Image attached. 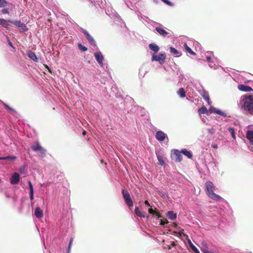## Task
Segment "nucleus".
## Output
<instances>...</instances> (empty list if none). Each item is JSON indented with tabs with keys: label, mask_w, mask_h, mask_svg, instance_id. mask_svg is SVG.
I'll return each mask as SVG.
<instances>
[{
	"label": "nucleus",
	"mask_w": 253,
	"mask_h": 253,
	"mask_svg": "<svg viewBox=\"0 0 253 253\" xmlns=\"http://www.w3.org/2000/svg\"><path fill=\"white\" fill-rule=\"evenodd\" d=\"M205 186L206 188V193L209 197L216 201L221 199V197L213 192V191L215 189V187L212 182L209 181H207L205 183Z\"/></svg>",
	"instance_id": "obj_1"
},
{
	"label": "nucleus",
	"mask_w": 253,
	"mask_h": 253,
	"mask_svg": "<svg viewBox=\"0 0 253 253\" xmlns=\"http://www.w3.org/2000/svg\"><path fill=\"white\" fill-rule=\"evenodd\" d=\"M244 110L249 113L253 114V96H246L244 99V104L243 106Z\"/></svg>",
	"instance_id": "obj_2"
},
{
	"label": "nucleus",
	"mask_w": 253,
	"mask_h": 253,
	"mask_svg": "<svg viewBox=\"0 0 253 253\" xmlns=\"http://www.w3.org/2000/svg\"><path fill=\"white\" fill-rule=\"evenodd\" d=\"M31 149L35 152H39V156L43 158L46 155V150L44 149L39 142L31 146Z\"/></svg>",
	"instance_id": "obj_3"
},
{
	"label": "nucleus",
	"mask_w": 253,
	"mask_h": 253,
	"mask_svg": "<svg viewBox=\"0 0 253 253\" xmlns=\"http://www.w3.org/2000/svg\"><path fill=\"white\" fill-rule=\"evenodd\" d=\"M122 193L126 204L128 207L133 206V202L127 190L124 187L122 190Z\"/></svg>",
	"instance_id": "obj_4"
},
{
	"label": "nucleus",
	"mask_w": 253,
	"mask_h": 253,
	"mask_svg": "<svg viewBox=\"0 0 253 253\" xmlns=\"http://www.w3.org/2000/svg\"><path fill=\"white\" fill-rule=\"evenodd\" d=\"M181 152L178 150H173L171 154L172 159L176 162H180L182 160Z\"/></svg>",
	"instance_id": "obj_5"
},
{
	"label": "nucleus",
	"mask_w": 253,
	"mask_h": 253,
	"mask_svg": "<svg viewBox=\"0 0 253 253\" xmlns=\"http://www.w3.org/2000/svg\"><path fill=\"white\" fill-rule=\"evenodd\" d=\"M83 32L85 35L86 38L89 42V43L93 46H96V43L93 37L90 35L88 32L85 30H83Z\"/></svg>",
	"instance_id": "obj_6"
},
{
	"label": "nucleus",
	"mask_w": 253,
	"mask_h": 253,
	"mask_svg": "<svg viewBox=\"0 0 253 253\" xmlns=\"http://www.w3.org/2000/svg\"><path fill=\"white\" fill-rule=\"evenodd\" d=\"M238 88L239 90L246 92H249L253 91V88L251 86L242 84H239L238 86Z\"/></svg>",
	"instance_id": "obj_7"
},
{
	"label": "nucleus",
	"mask_w": 253,
	"mask_h": 253,
	"mask_svg": "<svg viewBox=\"0 0 253 253\" xmlns=\"http://www.w3.org/2000/svg\"><path fill=\"white\" fill-rule=\"evenodd\" d=\"M94 57L100 65H103V60L104 59L103 56L100 52H96L94 53Z\"/></svg>",
	"instance_id": "obj_8"
},
{
	"label": "nucleus",
	"mask_w": 253,
	"mask_h": 253,
	"mask_svg": "<svg viewBox=\"0 0 253 253\" xmlns=\"http://www.w3.org/2000/svg\"><path fill=\"white\" fill-rule=\"evenodd\" d=\"M164 141V143L166 145H167L169 142V138L166 133L159 130V141Z\"/></svg>",
	"instance_id": "obj_9"
},
{
	"label": "nucleus",
	"mask_w": 253,
	"mask_h": 253,
	"mask_svg": "<svg viewBox=\"0 0 253 253\" xmlns=\"http://www.w3.org/2000/svg\"><path fill=\"white\" fill-rule=\"evenodd\" d=\"M20 176L18 173L15 172L11 176L10 183L12 184H17L19 182Z\"/></svg>",
	"instance_id": "obj_10"
},
{
	"label": "nucleus",
	"mask_w": 253,
	"mask_h": 253,
	"mask_svg": "<svg viewBox=\"0 0 253 253\" xmlns=\"http://www.w3.org/2000/svg\"><path fill=\"white\" fill-rule=\"evenodd\" d=\"M35 215L38 218H41L43 216V211L40 207L35 209Z\"/></svg>",
	"instance_id": "obj_11"
},
{
	"label": "nucleus",
	"mask_w": 253,
	"mask_h": 253,
	"mask_svg": "<svg viewBox=\"0 0 253 253\" xmlns=\"http://www.w3.org/2000/svg\"><path fill=\"white\" fill-rule=\"evenodd\" d=\"M170 52L176 57H180L182 55L181 52L178 51L176 49L173 47H170Z\"/></svg>",
	"instance_id": "obj_12"
},
{
	"label": "nucleus",
	"mask_w": 253,
	"mask_h": 253,
	"mask_svg": "<svg viewBox=\"0 0 253 253\" xmlns=\"http://www.w3.org/2000/svg\"><path fill=\"white\" fill-rule=\"evenodd\" d=\"M211 112H213V113H215V114H218V115H220L221 116H224V117H225L226 116V115L225 113L222 112V111H221L219 109H217L216 108H211L210 109Z\"/></svg>",
	"instance_id": "obj_13"
},
{
	"label": "nucleus",
	"mask_w": 253,
	"mask_h": 253,
	"mask_svg": "<svg viewBox=\"0 0 253 253\" xmlns=\"http://www.w3.org/2000/svg\"><path fill=\"white\" fill-rule=\"evenodd\" d=\"M167 216L169 219L174 220L176 219L177 215L173 211H169L167 213Z\"/></svg>",
	"instance_id": "obj_14"
},
{
	"label": "nucleus",
	"mask_w": 253,
	"mask_h": 253,
	"mask_svg": "<svg viewBox=\"0 0 253 253\" xmlns=\"http://www.w3.org/2000/svg\"><path fill=\"white\" fill-rule=\"evenodd\" d=\"M181 152L183 153L185 156H187L188 158L191 159L193 155L190 151H188L186 149H183L181 150Z\"/></svg>",
	"instance_id": "obj_15"
},
{
	"label": "nucleus",
	"mask_w": 253,
	"mask_h": 253,
	"mask_svg": "<svg viewBox=\"0 0 253 253\" xmlns=\"http://www.w3.org/2000/svg\"><path fill=\"white\" fill-rule=\"evenodd\" d=\"M28 57L32 59L33 61L35 62L38 61V58L35 54V53L33 52L30 51L28 53Z\"/></svg>",
	"instance_id": "obj_16"
},
{
	"label": "nucleus",
	"mask_w": 253,
	"mask_h": 253,
	"mask_svg": "<svg viewBox=\"0 0 253 253\" xmlns=\"http://www.w3.org/2000/svg\"><path fill=\"white\" fill-rule=\"evenodd\" d=\"M208 110L207 108L203 106L198 110V113L199 115L208 114Z\"/></svg>",
	"instance_id": "obj_17"
},
{
	"label": "nucleus",
	"mask_w": 253,
	"mask_h": 253,
	"mask_svg": "<svg viewBox=\"0 0 253 253\" xmlns=\"http://www.w3.org/2000/svg\"><path fill=\"white\" fill-rule=\"evenodd\" d=\"M246 137L250 140V142L253 140V131H248L246 133Z\"/></svg>",
	"instance_id": "obj_18"
},
{
	"label": "nucleus",
	"mask_w": 253,
	"mask_h": 253,
	"mask_svg": "<svg viewBox=\"0 0 253 253\" xmlns=\"http://www.w3.org/2000/svg\"><path fill=\"white\" fill-rule=\"evenodd\" d=\"M176 245V244L175 242H170L169 244H164V248L166 249L169 250L171 248V246L175 247Z\"/></svg>",
	"instance_id": "obj_19"
},
{
	"label": "nucleus",
	"mask_w": 253,
	"mask_h": 253,
	"mask_svg": "<svg viewBox=\"0 0 253 253\" xmlns=\"http://www.w3.org/2000/svg\"><path fill=\"white\" fill-rule=\"evenodd\" d=\"M8 20H5L4 19H1L0 18V24L3 27H5L6 28H8V26H9V24H8Z\"/></svg>",
	"instance_id": "obj_20"
},
{
	"label": "nucleus",
	"mask_w": 253,
	"mask_h": 253,
	"mask_svg": "<svg viewBox=\"0 0 253 253\" xmlns=\"http://www.w3.org/2000/svg\"><path fill=\"white\" fill-rule=\"evenodd\" d=\"M16 159V157L15 156H7L4 157H0V160H9L10 161H13Z\"/></svg>",
	"instance_id": "obj_21"
},
{
	"label": "nucleus",
	"mask_w": 253,
	"mask_h": 253,
	"mask_svg": "<svg viewBox=\"0 0 253 253\" xmlns=\"http://www.w3.org/2000/svg\"><path fill=\"white\" fill-rule=\"evenodd\" d=\"M9 5H12V4H9L6 0H0V7H4Z\"/></svg>",
	"instance_id": "obj_22"
},
{
	"label": "nucleus",
	"mask_w": 253,
	"mask_h": 253,
	"mask_svg": "<svg viewBox=\"0 0 253 253\" xmlns=\"http://www.w3.org/2000/svg\"><path fill=\"white\" fill-rule=\"evenodd\" d=\"M184 47L187 52L190 53L191 55H195L196 53L194 52L187 45L186 43L184 44Z\"/></svg>",
	"instance_id": "obj_23"
},
{
	"label": "nucleus",
	"mask_w": 253,
	"mask_h": 253,
	"mask_svg": "<svg viewBox=\"0 0 253 253\" xmlns=\"http://www.w3.org/2000/svg\"><path fill=\"white\" fill-rule=\"evenodd\" d=\"M135 214L139 216V217H145V216L143 214V213L140 211L138 207H135Z\"/></svg>",
	"instance_id": "obj_24"
},
{
	"label": "nucleus",
	"mask_w": 253,
	"mask_h": 253,
	"mask_svg": "<svg viewBox=\"0 0 253 253\" xmlns=\"http://www.w3.org/2000/svg\"><path fill=\"white\" fill-rule=\"evenodd\" d=\"M149 46L150 49L152 51H154L155 52H157L158 51V46L156 44L151 43L149 44Z\"/></svg>",
	"instance_id": "obj_25"
},
{
	"label": "nucleus",
	"mask_w": 253,
	"mask_h": 253,
	"mask_svg": "<svg viewBox=\"0 0 253 253\" xmlns=\"http://www.w3.org/2000/svg\"><path fill=\"white\" fill-rule=\"evenodd\" d=\"M166 59L165 54H159V63L162 64L164 63L165 59Z\"/></svg>",
	"instance_id": "obj_26"
},
{
	"label": "nucleus",
	"mask_w": 253,
	"mask_h": 253,
	"mask_svg": "<svg viewBox=\"0 0 253 253\" xmlns=\"http://www.w3.org/2000/svg\"><path fill=\"white\" fill-rule=\"evenodd\" d=\"M2 104H3L4 107L7 109V110H8L10 112H11L12 113H16V111H15V110H14L13 109H12L11 107H10V106H9L7 104H6V103H5L4 102H2Z\"/></svg>",
	"instance_id": "obj_27"
},
{
	"label": "nucleus",
	"mask_w": 253,
	"mask_h": 253,
	"mask_svg": "<svg viewBox=\"0 0 253 253\" xmlns=\"http://www.w3.org/2000/svg\"><path fill=\"white\" fill-rule=\"evenodd\" d=\"M189 243L190 244V246L191 248L192 249V250L195 253H199V252L198 250L196 248V247L191 243V241L189 240Z\"/></svg>",
	"instance_id": "obj_28"
},
{
	"label": "nucleus",
	"mask_w": 253,
	"mask_h": 253,
	"mask_svg": "<svg viewBox=\"0 0 253 253\" xmlns=\"http://www.w3.org/2000/svg\"><path fill=\"white\" fill-rule=\"evenodd\" d=\"M78 46L79 49L82 52H85L87 50V48L85 46L83 45L81 43H78Z\"/></svg>",
	"instance_id": "obj_29"
},
{
	"label": "nucleus",
	"mask_w": 253,
	"mask_h": 253,
	"mask_svg": "<svg viewBox=\"0 0 253 253\" xmlns=\"http://www.w3.org/2000/svg\"><path fill=\"white\" fill-rule=\"evenodd\" d=\"M8 22L13 24L16 26L18 27H19V26L22 24V22L20 21H18V20H15V21L8 20Z\"/></svg>",
	"instance_id": "obj_30"
},
{
	"label": "nucleus",
	"mask_w": 253,
	"mask_h": 253,
	"mask_svg": "<svg viewBox=\"0 0 253 253\" xmlns=\"http://www.w3.org/2000/svg\"><path fill=\"white\" fill-rule=\"evenodd\" d=\"M159 34L165 37L168 34V33L166 32L165 30L159 28Z\"/></svg>",
	"instance_id": "obj_31"
},
{
	"label": "nucleus",
	"mask_w": 253,
	"mask_h": 253,
	"mask_svg": "<svg viewBox=\"0 0 253 253\" xmlns=\"http://www.w3.org/2000/svg\"><path fill=\"white\" fill-rule=\"evenodd\" d=\"M229 131L230 132L231 135H232V137L235 139V132L234 131V128H229Z\"/></svg>",
	"instance_id": "obj_32"
},
{
	"label": "nucleus",
	"mask_w": 253,
	"mask_h": 253,
	"mask_svg": "<svg viewBox=\"0 0 253 253\" xmlns=\"http://www.w3.org/2000/svg\"><path fill=\"white\" fill-rule=\"evenodd\" d=\"M148 211L151 214H155L156 215V216H158V212L156 211H154L153 209L152 208H149V210H148Z\"/></svg>",
	"instance_id": "obj_33"
},
{
	"label": "nucleus",
	"mask_w": 253,
	"mask_h": 253,
	"mask_svg": "<svg viewBox=\"0 0 253 253\" xmlns=\"http://www.w3.org/2000/svg\"><path fill=\"white\" fill-rule=\"evenodd\" d=\"M178 95H185V92L183 88H180L177 91Z\"/></svg>",
	"instance_id": "obj_34"
},
{
	"label": "nucleus",
	"mask_w": 253,
	"mask_h": 253,
	"mask_svg": "<svg viewBox=\"0 0 253 253\" xmlns=\"http://www.w3.org/2000/svg\"><path fill=\"white\" fill-rule=\"evenodd\" d=\"M73 242V238H71L70 240L69 245H68V253H70V250H71V246H72Z\"/></svg>",
	"instance_id": "obj_35"
},
{
	"label": "nucleus",
	"mask_w": 253,
	"mask_h": 253,
	"mask_svg": "<svg viewBox=\"0 0 253 253\" xmlns=\"http://www.w3.org/2000/svg\"><path fill=\"white\" fill-rule=\"evenodd\" d=\"M168 221L167 220V219L164 218L161 219V221H160L161 225H165V224H168Z\"/></svg>",
	"instance_id": "obj_36"
},
{
	"label": "nucleus",
	"mask_w": 253,
	"mask_h": 253,
	"mask_svg": "<svg viewBox=\"0 0 253 253\" xmlns=\"http://www.w3.org/2000/svg\"><path fill=\"white\" fill-rule=\"evenodd\" d=\"M24 31H27L28 30V28H27V26L25 24L22 23L21 25L19 26Z\"/></svg>",
	"instance_id": "obj_37"
},
{
	"label": "nucleus",
	"mask_w": 253,
	"mask_h": 253,
	"mask_svg": "<svg viewBox=\"0 0 253 253\" xmlns=\"http://www.w3.org/2000/svg\"><path fill=\"white\" fill-rule=\"evenodd\" d=\"M28 185L30 188V192L34 191L33 185L30 181H28Z\"/></svg>",
	"instance_id": "obj_38"
},
{
	"label": "nucleus",
	"mask_w": 253,
	"mask_h": 253,
	"mask_svg": "<svg viewBox=\"0 0 253 253\" xmlns=\"http://www.w3.org/2000/svg\"><path fill=\"white\" fill-rule=\"evenodd\" d=\"M163 2H164L166 4H168L169 6H173L172 3L168 0H162Z\"/></svg>",
	"instance_id": "obj_39"
},
{
	"label": "nucleus",
	"mask_w": 253,
	"mask_h": 253,
	"mask_svg": "<svg viewBox=\"0 0 253 253\" xmlns=\"http://www.w3.org/2000/svg\"><path fill=\"white\" fill-rule=\"evenodd\" d=\"M1 13L3 14H9V11L7 9L4 8L1 10Z\"/></svg>",
	"instance_id": "obj_40"
},
{
	"label": "nucleus",
	"mask_w": 253,
	"mask_h": 253,
	"mask_svg": "<svg viewBox=\"0 0 253 253\" xmlns=\"http://www.w3.org/2000/svg\"><path fill=\"white\" fill-rule=\"evenodd\" d=\"M183 231V229H180L178 234H179L180 236H181L182 235L184 237L187 236L186 234L184 233Z\"/></svg>",
	"instance_id": "obj_41"
},
{
	"label": "nucleus",
	"mask_w": 253,
	"mask_h": 253,
	"mask_svg": "<svg viewBox=\"0 0 253 253\" xmlns=\"http://www.w3.org/2000/svg\"><path fill=\"white\" fill-rule=\"evenodd\" d=\"M152 61H158V55H153V56H152Z\"/></svg>",
	"instance_id": "obj_42"
},
{
	"label": "nucleus",
	"mask_w": 253,
	"mask_h": 253,
	"mask_svg": "<svg viewBox=\"0 0 253 253\" xmlns=\"http://www.w3.org/2000/svg\"><path fill=\"white\" fill-rule=\"evenodd\" d=\"M19 171H20V173L24 174L25 173V167H21L20 168Z\"/></svg>",
	"instance_id": "obj_43"
},
{
	"label": "nucleus",
	"mask_w": 253,
	"mask_h": 253,
	"mask_svg": "<svg viewBox=\"0 0 253 253\" xmlns=\"http://www.w3.org/2000/svg\"><path fill=\"white\" fill-rule=\"evenodd\" d=\"M30 198L31 200H33L34 199V191L30 192Z\"/></svg>",
	"instance_id": "obj_44"
},
{
	"label": "nucleus",
	"mask_w": 253,
	"mask_h": 253,
	"mask_svg": "<svg viewBox=\"0 0 253 253\" xmlns=\"http://www.w3.org/2000/svg\"><path fill=\"white\" fill-rule=\"evenodd\" d=\"M164 164H165L164 161L162 159L159 158V164L163 166L164 165Z\"/></svg>",
	"instance_id": "obj_45"
},
{
	"label": "nucleus",
	"mask_w": 253,
	"mask_h": 253,
	"mask_svg": "<svg viewBox=\"0 0 253 253\" xmlns=\"http://www.w3.org/2000/svg\"><path fill=\"white\" fill-rule=\"evenodd\" d=\"M7 39H8V44L12 47H13V44L11 42V41L9 40L8 38L7 37Z\"/></svg>",
	"instance_id": "obj_46"
},
{
	"label": "nucleus",
	"mask_w": 253,
	"mask_h": 253,
	"mask_svg": "<svg viewBox=\"0 0 253 253\" xmlns=\"http://www.w3.org/2000/svg\"><path fill=\"white\" fill-rule=\"evenodd\" d=\"M204 96L205 99L208 100V101L209 102V96L205 95V96Z\"/></svg>",
	"instance_id": "obj_47"
},
{
	"label": "nucleus",
	"mask_w": 253,
	"mask_h": 253,
	"mask_svg": "<svg viewBox=\"0 0 253 253\" xmlns=\"http://www.w3.org/2000/svg\"><path fill=\"white\" fill-rule=\"evenodd\" d=\"M250 142V144L252 145V147H251V150L252 151H253V140L251 141Z\"/></svg>",
	"instance_id": "obj_48"
},
{
	"label": "nucleus",
	"mask_w": 253,
	"mask_h": 253,
	"mask_svg": "<svg viewBox=\"0 0 253 253\" xmlns=\"http://www.w3.org/2000/svg\"><path fill=\"white\" fill-rule=\"evenodd\" d=\"M207 61L209 62H211V57L210 56H207Z\"/></svg>",
	"instance_id": "obj_49"
},
{
	"label": "nucleus",
	"mask_w": 253,
	"mask_h": 253,
	"mask_svg": "<svg viewBox=\"0 0 253 253\" xmlns=\"http://www.w3.org/2000/svg\"><path fill=\"white\" fill-rule=\"evenodd\" d=\"M145 205H146V206H147L148 207H150V204H149V202H148L147 201H145Z\"/></svg>",
	"instance_id": "obj_50"
},
{
	"label": "nucleus",
	"mask_w": 253,
	"mask_h": 253,
	"mask_svg": "<svg viewBox=\"0 0 253 253\" xmlns=\"http://www.w3.org/2000/svg\"><path fill=\"white\" fill-rule=\"evenodd\" d=\"M155 137L156 138V139L157 140H158V137H159V135H158V131L156 132V134H155Z\"/></svg>",
	"instance_id": "obj_51"
},
{
	"label": "nucleus",
	"mask_w": 253,
	"mask_h": 253,
	"mask_svg": "<svg viewBox=\"0 0 253 253\" xmlns=\"http://www.w3.org/2000/svg\"><path fill=\"white\" fill-rule=\"evenodd\" d=\"M161 196H163L164 198L168 197V195L166 193L163 194L162 195H161Z\"/></svg>",
	"instance_id": "obj_52"
},
{
	"label": "nucleus",
	"mask_w": 253,
	"mask_h": 253,
	"mask_svg": "<svg viewBox=\"0 0 253 253\" xmlns=\"http://www.w3.org/2000/svg\"><path fill=\"white\" fill-rule=\"evenodd\" d=\"M173 226L176 228H177V224L175 223H173Z\"/></svg>",
	"instance_id": "obj_53"
},
{
	"label": "nucleus",
	"mask_w": 253,
	"mask_h": 253,
	"mask_svg": "<svg viewBox=\"0 0 253 253\" xmlns=\"http://www.w3.org/2000/svg\"><path fill=\"white\" fill-rule=\"evenodd\" d=\"M212 147L214 148H217V145L215 144V145H213L212 146Z\"/></svg>",
	"instance_id": "obj_54"
},
{
	"label": "nucleus",
	"mask_w": 253,
	"mask_h": 253,
	"mask_svg": "<svg viewBox=\"0 0 253 253\" xmlns=\"http://www.w3.org/2000/svg\"><path fill=\"white\" fill-rule=\"evenodd\" d=\"M85 134H86V131H85V130H84V131H83V134L84 135H85Z\"/></svg>",
	"instance_id": "obj_55"
},
{
	"label": "nucleus",
	"mask_w": 253,
	"mask_h": 253,
	"mask_svg": "<svg viewBox=\"0 0 253 253\" xmlns=\"http://www.w3.org/2000/svg\"><path fill=\"white\" fill-rule=\"evenodd\" d=\"M158 30H159L158 27H156V30L157 32H158Z\"/></svg>",
	"instance_id": "obj_56"
},
{
	"label": "nucleus",
	"mask_w": 253,
	"mask_h": 253,
	"mask_svg": "<svg viewBox=\"0 0 253 253\" xmlns=\"http://www.w3.org/2000/svg\"><path fill=\"white\" fill-rule=\"evenodd\" d=\"M181 96L183 97H185V96L182 95V96Z\"/></svg>",
	"instance_id": "obj_57"
},
{
	"label": "nucleus",
	"mask_w": 253,
	"mask_h": 253,
	"mask_svg": "<svg viewBox=\"0 0 253 253\" xmlns=\"http://www.w3.org/2000/svg\"><path fill=\"white\" fill-rule=\"evenodd\" d=\"M174 234H177V232H174Z\"/></svg>",
	"instance_id": "obj_58"
},
{
	"label": "nucleus",
	"mask_w": 253,
	"mask_h": 253,
	"mask_svg": "<svg viewBox=\"0 0 253 253\" xmlns=\"http://www.w3.org/2000/svg\"><path fill=\"white\" fill-rule=\"evenodd\" d=\"M159 218L161 217L160 214L159 215Z\"/></svg>",
	"instance_id": "obj_59"
}]
</instances>
